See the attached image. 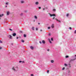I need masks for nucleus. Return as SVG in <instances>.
I'll return each mask as SVG.
<instances>
[{"instance_id": "3", "label": "nucleus", "mask_w": 76, "mask_h": 76, "mask_svg": "<svg viewBox=\"0 0 76 76\" xmlns=\"http://www.w3.org/2000/svg\"><path fill=\"white\" fill-rule=\"evenodd\" d=\"M49 15L50 17H52V16H56V15H55V14H49Z\"/></svg>"}, {"instance_id": "55", "label": "nucleus", "mask_w": 76, "mask_h": 76, "mask_svg": "<svg viewBox=\"0 0 76 76\" xmlns=\"http://www.w3.org/2000/svg\"><path fill=\"white\" fill-rule=\"evenodd\" d=\"M0 19H1V18H0Z\"/></svg>"}, {"instance_id": "26", "label": "nucleus", "mask_w": 76, "mask_h": 76, "mask_svg": "<svg viewBox=\"0 0 76 76\" xmlns=\"http://www.w3.org/2000/svg\"><path fill=\"white\" fill-rule=\"evenodd\" d=\"M21 3H24V1H21Z\"/></svg>"}, {"instance_id": "6", "label": "nucleus", "mask_w": 76, "mask_h": 76, "mask_svg": "<svg viewBox=\"0 0 76 76\" xmlns=\"http://www.w3.org/2000/svg\"><path fill=\"white\" fill-rule=\"evenodd\" d=\"M8 38H10V39H12V37L10 35H8Z\"/></svg>"}, {"instance_id": "40", "label": "nucleus", "mask_w": 76, "mask_h": 76, "mask_svg": "<svg viewBox=\"0 0 76 76\" xmlns=\"http://www.w3.org/2000/svg\"><path fill=\"white\" fill-rule=\"evenodd\" d=\"M0 43H2V41L1 40H0Z\"/></svg>"}, {"instance_id": "7", "label": "nucleus", "mask_w": 76, "mask_h": 76, "mask_svg": "<svg viewBox=\"0 0 76 76\" xmlns=\"http://www.w3.org/2000/svg\"><path fill=\"white\" fill-rule=\"evenodd\" d=\"M69 16H70V14H69V13L66 14V16L67 18H68L69 17Z\"/></svg>"}, {"instance_id": "34", "label": "nucleus", "mask_w": 76, "mask_h": 76, "mask_svg": "<svg viewBox=\"0 0 76 76\" xmlns=\"http://www.w3.org/2000/svg\"><path fill=\"white\" fill-rule=\"evenodd\" d=\"M9 30H10V31H12V29L10 28L9 29Z\"/></svg>"}, {"instance_id": "36", "label": "nucleus", "mask_w": 76, "mask_h": 76, "mask_svg": "<svg viewBox=\"0 0 76 76\" xmlns=\"http://www.w3.org/2000/svg\"><path fill=\"white\" fill-rule=\"evenodd\" d=\"M39 42L40 44H42V42L41 41H39Z\"/></svg>"}, {"instance_id": "12", "label": "nucleus", "mask_w": 76, "mask_h": 76, "mask_svg": "<svg viewBox=\"0 0 76 76\" xmlns=\"http://www.w3.org/2000/svg\"><path fill=\"white\" fill-rule=\"evenodd\" d=\"M16 35V34L14 33L13 34V37H15Z\"/></svg>"}, {"instance_id": "16", "label": "nucleus", "mask_w": 76, "mask_h": 76, "mask_svg": "<svg viewBox=\"0 0 76 76\" xmlns=\"http://www.w3.org/2000/svg\"><path fill=\"white\" fill-rule=\"evenodd\" d=\"M75 58H74V59H71L70 61H75Z\"/></svg>"}, {"instance_id": "32", "label": "nucleus", "mask_w": 76, "mask_h": 76, "mask_svg": "<svg viewBox=\"0 0 76 76\" xmlns=\"http://www.w3.org/2000/svg\"><path fill=\"white\" fill-rule=\"evenodd\" d=\"M25 63V61H22V63Z\"/></svg>"}, {"instance_id": "45", "label": "nucleus", "mask_w": 76, "mask_h": 76, "mask_svg": "<svg viewBox=\"0 0 76 76\" xmlns=\"http://www.w3.org/2000/svg\"><path fill=\"white\" fill-rule=\"evenodd\" d=\"M16 38L17 39H18V38H19V37H17Z\"/></svg>"}, {"instance_id": "50", "label": "nucleus", "mask_w": 76, "mask_h": 76, "mask_svg": "<svg viewBox=\"0 0 76 76\" xmlns=\"http://www.w3.org/2000/svg\"><path fill=\"white\" fill-rule=\"evenodd\" d=\"M38 25H40V23H38Z\"/></svg>"}, {"instance_id": "10", "label": "nucleus", "mask_w": 76, "mask_h": 76, "mask_svg": "<svg viewBox=\"0 0 76 76\" xmlns=\"http://www.w3.org/2000/svg\"><path fill=\"white\" fill-rule=\"evenodd\" d=\"M42 43L43 44H45V40H43L42 41Z\"/></svg>"}, {"instance_id": "15", "label": "nucleus", "mask_w": 76, "mask_h": 76, "mask_svg": "<svg viewBox=\"0 0 76 76\" xmlns=\"http://www.w3.org/2000/svg\"><path fill=\"white\" fill-rule=\"evenodd\" d=\"M64 66H65V67H67V66H68V65H67V64H64Z\"/></svg>"}, {"instance_id": "5", "label": "nucleus", "mask_w": 76, "mask_h": 76, "mask_svg": "<svg viewBox=\"0 0 76 76\" xmlns=\"http://www.w3.org/2000/svg\"><path fill=\"white\" fill-rule=\"evenodd\" d=\"M34 18L36 20H37L38 19V17H37V16L36 15H35L34 16Z\"/></svg>"}, {"instance_id": "19", "label": "nucleus", "mask_w": 76, "mask_h": 76, "mask_svg": "<svg viewBox=\"0 0 76 76\" xmlns=\"http://www.w3.org/2000/svg\"><path fill=\"white\" fill-rule=\"evenodd\" d=\"M3 14H2L1 15L0 14V17H2L3 16Z\"/></svg>"}, {"instance_id": "2", "label": "nucleus", "mask_w": 76, "mask_h": 76, "mask_svg": "<svg viewBox=\"0 0 76 76\" xmlns=\"http://www.w3.org/2000/svg\"><path fill=\"white\" fill-rule=\"evenodd\" d=\"M67 73L68 75H70V73H71L70 70H68V71H67Z\"/></svg>"}, {"instance_id": "17", "label": "nucleus", "mask_w": 76, "mask_h": 76, "mask_svg": "<svg viewBox=\"0 0 76 76\" xmlns=\"http://www.w3.org/2000/svg\"><path fill=\"white\" fill-rule=\"evenodd\" d=\"M30 48L31 50H33L34 49V47L32 46H30Z\"/></svg>"}, {"instance_id": "47", "label": "nucleus", "mask_w": 76, "mask_h": 76, "mask_svg": "<svg viewBox=\"0 0 76 76\" xmlns=\"http://www.w3.org/2000/svg\"><path fill=\"white\" fill-rule=\"evenodd\" d=\"M45 8H43V10H45Z\"/></svg>"}, {"instance_id": "48", "label": "nucleus", "mask_w": 76, "mask_h": 76, "mask_svg": "<svg viewBox=\"0 0 76 76\" xmlns=\"http://www.w3.org/2000/svg\"><path fill=\"white\" fill-rule=\"evenodd\" d=\"M33 22H35V20H34Z\"/></svg>"}, {"instance_id": "1", "label": "nucleus", "mask_w": 76, "mask_h": 76, "mask_svg": "<svg viewBox=\"0 0 76 76\" xmlns=\"http://www.w3.org/2000/svg\"><path fill=\"white\" fill-rule=\"evenodd\" d=\"M18 66H15V67H13L12 68V70L13 71L15 72H17L18 70Z\"/></svg>"}, {"instance_id": "52", "label": "nucleus", "mask_w": 76, "mask_h": 76, "mask_svg": "<svg viewBox=\"0 0 76 76\" xmlns=\"http://www.w3.org/2000/svg\"><path fill=\"white\" fill-rule=\"evenodd\" d=\"M5 7H7V6H5Z\"/></svg>"}, {"instance_id": "39", "label": "nucleus", "mask_w": 76, "mask_h": 76, "mask_svg": "<svg viewBox=\"0 0 76 76\" xmlns=\"http://www.w3.org/2000/svg\"><path fill=\"white\" fill-rule=\"evenodd\" d=\"M51 41H53V38H51Z\"/></svg>"}, {"instance_id": "22", "label": "nucleus", "mask_w": 76, "mask_h": 76, "mask_svg": "<svg viewBox=\"0 0 76 76\" xmlns=\"http://www.w3.org/2000/svg\"><path fill=\"white\" fill-rule=\"evenodd\" d=\"M64 69H65V67H64L62 69V70H64Z\"/></svg>"}, {"instance_id": "28", "label": "nucleus", "mask_w": 76, "mask_h": 76, "mask_svg": "<svg viewBox=\"0 0 76 76\" xmlns=\"http://www.w3.org/2000/svg\"><path fill=\"white\" fill-rule=\"evenodd\" d=\"M69 29H70V30H72V27H69Z\"/></svg>"}, {"instance_id": "37", "label": "nucleus", "mask_w": 76, "mask_h": 76, "mask_svg": "<svg viewBox=\"0 0 76 76\" xmlns=\"http://www.w3.org/2000/svg\"><path fill=\"white\" fill-rule=\"evenodd\" d=\"M47 51H50V49H48L47 50Z\"/></svg>"}, {"instance_id": "51", "label": "nucleus", "mask_w": 76, "mask_h": 76, "mask_svg": "<svg viewBox=\"0 0 76 76\" xmlns=\"http://www.w3.org/2000/svg\"><path fill=\"white\" fill-rule=\"evenodd\" d=\"M2 48L1 47L0 48V50H1V49Z\"/></svg>"}, {"instance_id": "29", "label": "nucleus", "mask_w": 76, "mask_h": 76, "mask_svg": "<svg viewBox=\"0 0 76 76\" xmlns=\"http://www.w3.org/2000/svg\"><path fill=\"white\" fill-rule=\"evenodd\" d=\"M48 29H50V28H51V27H48Z\"/></svg>"}, {"instance_id": "46", "label": "nucleus", "mask_w": 76, "mask_h": 76, "mask_svg": "<svg viewBox=\"0 0 76 76\" xmlns=\"http://www.w3.org/2000/svg\"><path fill=\"white\" fill-rule=\"evenodd\" d=\"M40 31H41V32H42V29H41Z\"/></svg>"}, {"instance_id": "31", "label": "nucleus", "mask_w": 76, "mask_h": 76, "mask_svg": "<svg viewBox=\"0 0 76 76\" xmlns=\"http://www.w3.org/2000/svg\"><path fill=\"white\" fill-rule=\"evenodd\" d=\"M74 34H76V30L75 31H74Z\"/></svg>"}, {"instance_id": "42", "label": "nucleus", "mask_w": 76, "mask_h": 76, "mask_svg": "<svg viewBox=\"0 0 76 76\" xmlns=\"http://www.w3.org/2000/svg\"><path fill=\"white\" fill-rule=\"evenodd\" d=\"M19 62L20 63H22V61H19Z\"/></svg>"}, {"instance_id": "24", "label": "nucleus", "mask_w": 76, "mask_h": 76, "mask_svg": "<svg viewBox=\"0 0 76 76\" xmlns=\"http://www.w3.org/2000/svg\"><path fill=\"white\" fill-rule=\"evenodd\" d=\"M66 58H68L69 57V56H65Z\"/></svg>"}, {"instance_id": "13", "label": "nucleus", "mask_w": 76, "mask_h": 76, "mask_svg": "<svg viewBox=\"0 0 76 76\" xmlns=\"http://www.w3.org/2000/svg\"><path fill=\"white\" fill-rule=\"evenodd\" d=\"M32 29L33 31H35V27H32Z\"/></svg>"}, {"instance_id": "53", "label": "nucleus", "mask_w": 76, "mask_h": 76, "mask_svg": "<svg viewBox=\"0 0 76 76\" xmlns=\"http://www.w3.org/2000/svg\"><path fill=\"white\" fill-rule=\"evenodd\" d=\"M12 45H13V43L11 44Z\"/></svg>"}, {"instance_id": "11", "label": "nucleus", "mask_w": 76, "mask_h": 76, "mask_svg": "<svg viewBox=\"0 0 76 76\" xmlns=\"http://www.w3.org/2000/svg\"><path fill=\"white\" fill-rule=\"evenodd\" d=\"M55 19H56V20H57V21H58V22H60V23H61V20H58L57 19V18H56Z\"/></svg>"}, {"instance_id": "54", "label": "nucleus", "mask_w": 76, "mask_h": 76, "mask_svg": "<svg viewBox=\"0 0 76 76\" xmlns=\"http://www.w3.org/2000/svg\"><path fill=\"white\" fill-rule=\"evenodd\" d=\"M1 69V68L0 67V69Z\"/></svg>"}, {"instance_id": "8", "label": "nucleus", "mask_w": 76, "mask_h": 76, "mask_svg": "<svg viewBox=\"0 0 76 76\" xmlns=\"http://www.w3.org/2000/svg\"><path fill=\"white\" fill-rule=\"evenodd\" d=\"M35 4L36 5H38L39 4V2L37 1L35 3Z\"/></svg>"}, {"instance_id": "4", "label": "nucleus", "mask_w": 76, "mask_h": 76, "mask_svg": "<svg viewBox=\"0 0 76 76\" xmlns=\"http://www.w3.org/2000/svg\"><path fill=\"white\" fill-rule=\"evenodd\" d=\"M68 66L69 68H71L72 67V65L70 64L69 63L68 65Z\"/></svg>"}, {"instance_id": "44", "label": "nucleus", "mask_w": 76, "mask_h": 76, "mask_svg": "<svg viewBox=\"0 0 76 76\" xmlns=\"http://www.w3.org/2000/svg\"><path fill=\"white\" fill-rule=\"evenodd\" d=\"M49 35H50H50H51V34L50 33H49Z\"/></svg>"}, {"instance_id": "33", "label": "nucleus", "mask_w": 76, "mask_h": 76, "mask_svg": "<svg viewBox=\"0 0 76 76\" xmlns=\"http://www.w3.org/2000/svg\"><path fill=\"white\" fill-rule=\"evenodd\" d=\"M9 3H8V2H7L6 3V4H7V5H8V4Z\"/></svg>"}, {"instance_id": "20", "label": "nucleus", "mask_w": 76, "mask_h": 76, "mask_svg": "<svg viewBox=\"0 0 76 76\" xmlns=\"http://www.w3.org/2000/svg\"><path fill=\"white\" fill-rule=\"evenodd\" d=\"M48 40H49L50 43L51 44V41H50V39H49Z\"/></svg>"}, {"instance_id": "35", "label": "nucleus", "mask_w": 76, "mask_h": 76, "mask_svg": "<svg viewBox=\"0 0 76 76\" xmlns=\"http://www.w3.org/2000/svg\"><path fill=\"white\" fill-rule=\"evenodd\" d=\"M39 9H41V7H39Z\"/></svg>"}, {"instance_id": "25", "label": "nucleus", "mask_w": 76, "mask_h": 76, "mask_svg": "<svg viewBox=\"0 0 76 76\" xmlns=\"http://www.w3.org/2000/svg\"><path fill=\"white\" fill-rule=\"evenodd\" d=\"M36 31H38V28H36Z\"/></svg>"}, {"instance_id": "18", "label": "nucleus", "mask_w": 76, "mask_h": 76, "mask_svg": "<svg viewBox=\"0 0 76 76\" xmlns=\"http://www.w3.org/2000/svg\"><path fill=\"white\" fill-rule=\"evenodd\" d=\"M50 61H51V62L52 63H54V61L53 60H51Z\"/></svg>"}, {"instance_id": "27", "label": "nucleus", "mask_w": 76, "mask_h": 76, "mask_svg": "<svg viewBox=\"0 0 76 76\" xmlns=\"http://www.w3.org/2000/svg\"><path fill=\"white\" fill-rule=\"evenodd\" d=\"M53 11L54 12H56V10L55 9H53Z\"/></svg>"}, {"instance_id": "43", "label": "nucleus", "mask_w": 76, "mask_h": 76, "mask_svg": "<svg viewBox=\"0 0 76 76\" xmlns=\"http://www.w3.org/2000/svg\"><path fill=\"white\" fill-rule=\"evenodd\" d=\"M75 57H76L75 58V60H76V55L75 56Z\"/></svg>"}, {"instance_id": "41", "label": "nucleus", "mask_w": 76, "mask_h": 76, "mask_svg": "<svg viewBox=\"0 0 76 76\" xmlns=\"http://www.w3.org/2000/svg\"><path fill=\"white\" fill-rule=\"evenodd\" d=\"M31 76H34V75H33V74H31Z\"/></svg>"}, {"instance_id": "23", "label": "nucleus", "mask_w": 76, "mask_h": 76, "mask_svg": "<svg viewBox=\"0 0 76 76\" xmlns=\"http://www.w3.org/2000/svg\"><path fill=\"white\" fill-rule=\"evenodd\" d=\"M24 37H26V35L25 34H24Z\"/></svg>"}, {"instance_id": "14", "label": "nucleus", "mask_w": 76, "mask_h": 76, "mask_svg": "<svg viewBox=\"0 0 76 76\" xmlns=\"http://www.w3.org/2000/svg\"><path fill=\"white\" fill-rule=\"evenodd\" d=\"M10 13V12L9 11H7V15H9Z\"/></svg>"}, {"instance_id": "49", "label": "nucleus", "mask_w": 76, "mask_h": 76, "mask_svg": "<svg viewBox=\"0 0 76 76\" xmlns=\"http://www.w3.org/2000/svg\"><path fill=\"white\" fill-rule=\"evenodd\" d=\"M55 18V17H54L53 18V19H54Z\"/></svg>"}, {"instance_id": "30", "label": "nucleus", "mask_w": 76, "mask_h": 76, "mask_svg": "<svg viewBox=\"0 0 76 76\" xmlns=\"http://www.w3.org/2000/svg\"><path fill=\"white\" fill-rule=\"evenodd\" d=\"M23 15V13H21L20 14V16H22Z\"/></svg>"}, {"instance_id": "9", "label": "nucleus", "mask_w": 76, "mask_h": 76, "mask_svg": "<svg viewBox=\"0 0 76 76\" xmlns=\"http://www.w3.org/2000/svg\"><path fill=\"white\" fill-rule=\"evenodd\" d=\"M51 27L52 28H54V24H53L52 25Z\"/></svg>"}, {"instance_id": "21", "label": "nucleus", "mask_w": 76, "mask_h": 76, "mask_svg": "<svg viewBox=\"0 0 76 76\" xmlns=\"http://www.w3.org/2000/svg\"><path fill=\"white\" fill-rule=\"evenodd\" d=\"M21 42H25V41L23 40L22 39L21 40Z\"/></svg>"}, {"instance_id": "38", "label": "nucleus", "mask_w": 76, "mask_h": 76, "mask_svg": "<svg viewBox=\"0 0 76 76\" xmlns=\"http://www.w3.org/2000/svg\"><path fill=\"white\" fill-rule=\"evenodd\" d=\"M47 72L48 73H49V70H48L47 71Z\"/></svg>"}]
</instances>
